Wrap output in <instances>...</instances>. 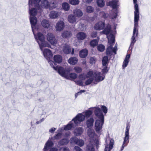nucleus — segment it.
<instances>
[{
  "label": "nucleus",
  "instance_id": "nucleus-29",
  "mask_svg": "<svg viewBox=\"0 0 151 151\" xmlns=\"http://www.w3.org/2000/svg\"><path fill=\"white\" fill-rule=\"evenodd\" d=\"M94 122V119L93 117H91L88 119L86 121V125L88 128L91 127L93 125Z\"/></svg>",
  "mask_w": 151,
  "mask_h": 151
},
{
  "label": "nucleus",
  "instance_id": "nucleus-41",
  "mask_svg": "<svg viewBox=\"0 0 151 151\" xmlns=\"http://www.w3.org/2000/svg\"><path fill=\"white\" fill-rule=\"evenodd\" d=\"M62 7L63 10L65 11H68L70 8L69 4L67 2H65L63 3Z\"/></svg>",
  "mask_w": 151,
  "mask_h": 151
},
{
  "label": "nucleus",
  "instance_id": "nucleus-58",
  "mask_svg": "<svg viewBox=\"0 0 151 151\" xmlns=\"http://www.w3.org/2000/svg\"><path fill=\"white\" fill-rule=\"evenodd\" d=\"M95 60L94 57H91L90 59L89 63L90 64H93L95 63Z\"/></svg>",
  "mask_w": 151,
  "mask_h": 151
},
{
  "label": "nucleus",
  "instance_id": "nucleus-13",
  "mask_svg": "<svg viewBox=\"0 0 151 151\" xmlns=\"http://www.w3.org/2000/svg\"><path fill=\"white\" fill-rule=\"evenodd\" d=\"M52 137L51 139L50 138L47 141L45 144L44 147L43 149L44 151H47L50 148L52 147L54 145V143L52 141Z\"/></svg>",
  "mask_w": 151,
  "mask_h": 151
},
{
  "label": "nucleus",
  "instance_id": "nucleus-33",
  "mask_svg": "<svg viewBox=\"0 0 151 151\" xmlns=\"http://www.w3.org/2000/svg\"><path fill=\"white\" fill-rule=\"evenodd\" d=\"M42 7L47 8L50 7V4L47 0H42L41 1Z\"/></svg>",
  "mask_w": 151,
  "mask_h": 151
},
{
  "label": "nucleus",
  "instance_id": "nucleus-2",
  "mask_svg": "<svg viewBox=\"0 0 151 151\" xmlns=\"http://www.w3.org/2000/svg\"><path fill=\"white\" fill-rule=\"evenodd\" d=\"M55 68V70H58V73L60 75L67 79H70V78L75 79L78 77L77 75L75 73H70V70L68 68H64L62 67H60L58 68Z\"/></svg>",
  "mask_w": 151,
  "mask_h": 151
},
{
  "label": "nucleus",
  "instance_id": "nucleus-50",
  "mask_svg": "<svg viewBox=\"0 0 151 151\" xmlns=\"http://www.w3.org/2000/svg\"><path fill=\"white\" fill-rule=\"evenodd\" d=\"M109 70V68L107 67V66H104L102 70V73L105 75Z\"/></svg>",
  "mask_w": 151,
  "mask_h": 151
},
{
  "label": "nucleus",
  "instance_id": "nucleus-26",
  "mask_svg": "<svg viewBox=\"0 0 151 151\" xmlns=\"http://www.w3.org/2000/svg\"><path fill=\"white\" fill-rule=\"evenodd\" d=\"M76 37L78 40H83L86 37V35L83 32H79L77 34Z\"/></svg>",
  "mask_w": 151,
  "mask_h": 151
},
{
  "label": "nucleus",
  "instance_id": "nucleus-60",
  "mask_svg": "<svg viewBox=\"0 0 151 151\" xmlns=\"http://www.w3.org/2000/svg\"><path fill=\"white\" fill-rule=\"evenodd\" d=\"M117 43H116L114 47H113V50H114V51L115 52L114 54H116V52L117 51Z\"/></svg>",
  "mask_w": 151,
  "mask_h": 151
},
{
  "label": "nucleus",
  "instance_id": "nucleus-51",
  "mask_svg": "<svg viewBox=\"0 0 151 151\" xmlns=\"http://www.w3.org/2000/svg\"><path fill=\"white\" fill-rule=\"evenodd\" d=\"M94 74L93 71H89L87 73L86 75H85L86 78H90L91 77H93V76Z\"/></svg>",
  "mask_w": 151,
  "mask_h": 151
},
{
  "label": "nucleus",
  "instance_id": "nucleus-53",
  "mask_svg": "<svg viewBox=\"0 0 151 151\" xmlns=\"http://www.w3.org/2000/svg\"><path fill=\"white\" fill-rule=\"evenodd\" d=\"M118 10L117 9H115V11L112 14V19H115L118 16Z\"/></svg>",
  "mask_w": 151,
  "mask_h": 151
},
{
  "label": "nucleus",
  "instance_id": "nucleus-40",
  "mask_svg": "<svg viewBox=\"0 0 151 151\" xmlns=\"http://www.w3.org/2000/svg\"><path fill=\"white\" fill-rule=\"evenodd\" d=\"M86 151H95V149L93 144L89 143L87 145L86 147Z\"/></svg>",
  "mask_w": 151,
  "mask_h": 151
},
{
  "label": "nucleus",
  "instance_id": "nucleus-39",
  "mask_svg": "<svg viewBox=\"0 0 151 151\" xmlns=\"http://www.w3.org/2000/svg\"><path fill=\"white\" fill-rule=\"evenodd\" d=\"M42 26L44 28H48L50 26L49 21L46 19H43L41 22Z\"/></svg>",
  "mask_w": 151,
  "mask_h": 151
},
{
  "label": "nucleus",
  "instance_id": "nucleus-17",
  "mask_svg": "<svg viewBox=\"0 0 151 151\" xmlns=\"http://www.w3.org/2000/svg\"><path fill=\"white\" fill-rule=\"evenodd\" d=\"M105 27V24L104 22H100L95 24L94 28L96 30H100L103 29Z\"/></svg>",
  "mask_w": 151,
  "mask_h": 151
},
{
  "label": "nucleus",
  "instance_id": "nucleus-43",
  "mask_svg": "<svg viewBox=\"0 0 151 151\" xmlns=\"http://www.w3.org/2000/svg\"><path fill=\"white\" fill-rule=\"evenodd\" d=\"M96 3L97 6L100 7H103L105 5L104 0H97Z\"/></svg>",
  "mask_w": 151,
  "mask_h": 151
},
{
  "label": "nucleus",
  "instance_id": "nucleus-48",
  "mask_svg": "<svg viewBox=\"0 0 151 151\" xmlns=\"http://www.w3.org/2000/svg\"><path fill=\"white\" fill-rule=\"evenodd\" d=\"M94 80V78L93 77H91L88 78V79H87L85 82V84L86 85H88L90 84Z\"/></svg>",
  "mask_w": 151,
  "mask_h": 151
},
{
  "label": "nucleus",
  "instance_id": "nucleus-7",
  "mask_svg": "<svg viewBox=\"0 0 151 151\" xmlns=\"http://www.w3.org/2000/svg\"><path fill=\"white\" fill-rule=\"evenodd\" d=\"M139 15H134V26L132 36L134 35V36H135V35L136 34V37H137L138 35L137 27L138 26V22L139 19Z\"/></svg>",
  "mask_w": 151,
  "mask_h": 151
},
{
  "label": "nucleus",
  "instance_id": "nucleus-31",
  "mask_svg": "<svg viewBox=\"0 0 151 151\" xmlns=\"http://www.w3.org/2000/svg\"><path fill=\"white\" fill-rule=\"evenodd\" d=\"M74 126L73 123L70 121L67 124L64 126V129L65 130H70L74 127Z\"/></svg>",
  "mask_w": 151,
  "mask_h": 151
},
{
  "label": "nucleus",
  "instance_id": "nucleus-25",
  "mask_svg": "<svg viewBox=\"0 0 151 151\" xmlns=\"http://www.w3.org/2000/svg\"><path fill=\"white\" fill-rule=\"evenodd\" d=\"M78 61L77 58L75 57H70L68 60V62L71 65H76Z\"/></svg>",
  "mask_w": 151,
  "mask_h": 151
},
{
  "label": "nucleus",
  "instance_id": "nucleus-9",
  "mask_svg": "<svg viewBox=\"0 0 151 151\" xmlns=\"http://www.w3.org/2000/svg\"><path fill=\"white\" fill-rule=\"evenodd\" d=\"M93 78L96 82H99L103 80L105 78V75L101 73L100 72H95L94 74Z\"/></svg>",
  "mask_w": 151,
  "mask_h": 151
},
{
  "label": "nucleus",
  "instance_id": "nucleus-27",
  "mask_svg": "<svg viewBox=\"0 0 151 151\" xmlns=\"http://www.w3.org/2000/svg\"><path fill=\"white\" fill-rule=\"evenodd\" d=\"M69 140L67 138H63L58 142V145L60 146L65 145H67L69 142Z\"/></svg>",
  "mask_w": 151,
  "mask_h": 151
},
{
  "label": "nucleus",
  "instance_id": "nucleus-16",
  "mask_svg": "<svg viewBox=\"0 0 151 151\" xmlns=\"http://www.w3.org/2000/svg\"><path fill=\"white\" fill-rule=\"evenodd\" d=\"M64 27L65 23L63 21L61 20L58 22L55 26L56 30L59 31L62 30Z\"/></svg>",
  "mask_w": 151,
  "mask_h": 151
},
{
  "label": "nucleus",
  "instance_id": "nucleus-37",
  "mask_svg": "<svg viewBox=\"0 0 151 151\" xmlns=\"http://www.w3.org/2000/svg\"><path fill=\"white\" fill-rule=\"evenodd\" d=\"M91 107L89 108V110H87L86 111L85 113V117H86L87 118L89 117L93 114V111L92 110L93 108Z\"/></svg>",
  "mask_w": 151,
  "mask_h": 151
},
{
  "label": "nucleus",
  "instance_id": "nucleus-30",
  "mask_svg": "<svg viewBox=\"0 0 151 151\" xmlns=\"http://www.w3.org/2000/svg\"><path fill=\"white\" fill-rule=\"evenodd\" d=\"M68 20L70 23L73 24L76 22V18L74 15L70 14L68 16Z\"/></svg>",
  "mask_w": 151,
  "mask_h": 151
},
{
  "label": "nucleus",
  "instance_id": "nucleus-21",
  "mask_svg": "<svg viewBox=\"0 0 151 151\" xmlns=\"http://www.w3.org/2000/svg\"><path fill=\"white\" fill-rule=\"evenodd\" d=\"M114 143V140L111 139L110 140L109 145H106L104 151H111L113 147Z\"/></svg>",
  "mask_w": 151,
  "mask_h": 151
},
{
  "label": "nucleus",
  "instance_id": "nucleus-23",
  "mask_svg": "<svg viewBox=\"0 0 151 151\" xmlns=\"http://www.w3.org/2000/svg\"><path fill=\"white\" fill-rule=\"evenodd\" d=\"M40 49L42 51L44 50H43L44 47H49L50 45L47 42L45 41H41V42H40L39 41H37Z\"/></svg>",
  "mask_w": 151,
  "mask_h": 151
},
{
  "label": "nucleus",
  "instance_id": "nucleus-1",
  "mask_svg": "<svg viewBox=\"0 0 151 151\" xmlns=\"http://www.w3.org/2000/svg\"><path fill=\"white\" fill-rule=\"evenodd\" d=\"M92 108L95 109L94 111V114L99 119H97L95 123L96 131L98 133L102 128V126L104 122V115L100 108L98 107H94Z\"/></svg>",
  "mask_w": 151,
  "mask_h": 151
},
{
  "label": "nucleus",
  "instance_id": "nucleus-24",
  "mask_svg": "<svg viewBox=\"0 0 151 151\" xmlns=\"http://www.w3.org/2000/svg\"><path fill=\"white\" fill-rule=\"evenodd\" d=\"M63 52L66 54H68L70 53L71 49L69 45L67 44H65L63 48Z\"/></svg>",
  "mask_w": 151,
  "mask_h": 151
},
{
  "label": "nucleus",
  "instance_id": "nucleus-4",
  "mask_svg": "<svg viewBox=\"0 0 151 151\" xmlns=\"http://www.w3.org/2000/svg\"><path fill=\"white\" fill-rule=\"evenodd\" d=\"M62 58L61 55H56L54 56L53 57V60L54 61H49V63H50V66L53 69L57 71L58 72V70H55V69L56 68H58L60 66H55V65H56V63H60L62 61Z\"/></svg>",
  "mask_w": 151,
  "mask_h": 151
},
{
  "label": "nucleus",
  "instance_id": "nucleus-8",
  "mask_svg": "<svg viewBox=\"0 0 151 151\" xmlns=\"http://www.w3.org/2000/svg\"><path fill=\"white\" fill-rule=\"evenodd\" d=\"M85 118L84 115H83L82 113H79L72 119V121H73L75 124L77 125L80 122L84 120Z\"/></svg>",
  "mask_w": 151,
  "mask_h": 151
},
{
  "label": "nucleus",
  "instance_id": "nucleus-55",
  "mask_svg": "<svg viewBox=\"0 0 151 151\" xmlns=\"http://www.w3.org/2000/svg\"><path fill=\"white\" fill-rule=\"evenodd\" d=\"M87 132L88 136H91L94 134V131L93 129L89 128Z\"/></svg>",
  "mask_w": 151,
  "mask_h": 151
},
{
  "label": "nucleus",
  "instance_id": "nucleus-14",
  "mask_svg": "<svg viewBox=\"0 0 151 151\" xmlns=\"http://www.w3.org/2000/svg\"><path fill=\"white\" fill-rule=\"evenodd\" d=\"M32 32L37 42L39 40L40 42L45 41V38L44 35L42 33L40 32H38L37 33V35H36L34 31Z\"/></svg>",
  "mask_w": 151,
  "mask_h": 151
},
{
  "label": "nucleus",
  "instance_id": "nucleus-5",
  "mask_svg": "<svg viewBox=\"0 0 151 151\" xmlns=\"http://www.w3.org/2000/svg\"><path fill=\"white\" fill-rule=\"evenodd\" d=\"M130 126L127 123L126 128L125 137L124 138V141L122 145L120 150V151H122L124 147L127 145L129 142V129Z\"/></svg>",
  "mask_w": 151,
  "mask_h": 151
},
{
  "label": "nucleus",
  "instance_id": "nucleus-12",
  "mask_svg": "<svg viewBox=\"0 0 151 151\" xmlns=\"http://www.w3.org/2000/svg\"><path fill=\"white\" fill-rule=\"evenodd\" d=\"M29 20L32 31H34V29H37L36 26L37 20L36 17H32L30 16L29 17Z\"/></svg>",
  "mask_w": 151,
  "mask_h": 151
},
{
  "label": "nucleus",
  "instance_id": "nucleus-28",
  "mask_svg": "<svg viewBox=\"0 0 151 151\" xmlns=\"http://www.w3.org/2000/svg\"><path fill=\"white\" fill-rule=\"evenodd\" d=\"M134 5V9L135 11L134 12V15H139V13L138 5L137 3V0H133Z\"/></svg>",
  "mask_w": 151,
  "mask_h": 151
},
{
  "label": "nucleus",
  "instance_id": "nucleus-36",
  "mask_svg": "<svg viewBox=\"0 0 151 151\" xmlns=\"http://www.w3.org/2000/svg\"><path fill=\"white\" fill-rule=\"evenodd\" d=\"M41 0H29L28 4L30 7L33 4L38 5L39 6V3Z\"/></svg>",
  "mask_w": 151,
  "mask_h": 151
},
{
  "label": "nucleus",
  "instance_id": "nucleus-54",
  "mask_svg": "<svg viewBox=\"0 0 151 151\" xmlns=\"http://www.w3.org/2000/svg\"><path fill=\"white\" fill-rule=\"evenodd\" d=\"M74 69L76 72L78 73H81L82 71V69L79 67H74Z\"/></svg>",
  "mask_w": 151,
  "mask_h": 151
},
{
  "label": "nucleus",
  "instance_id": "nucleus-63",
  "mask_svg": "<svg viewBox=\"0 0 151 151\" xmlns=\"http://www.w3.org/2000/svg\"><path fill=\"white\" fill-rule=\"evenodd\" d=\"M130 57V54H127V55H126L125 58L124 60L129 61Z\"/></svg>",
  "mask_w": 151,
  "mask_h": 151
},
{
  "label": "nucleus",
  "instance_id": "nucleus-56",
  "mask_svg": "<svg viewBox=\"0 0 151 151\" xmlns=\"http://www.w3.org/2000/svg\"><path fill=\"white\" fill-rule=\"evenodd\" d=\"M129 61L124 60L123 63L122 68L123 69H124L125 68L127 67L128 65Z\"/></svg>",
  "mask_w": 151,
  "mask_h": 151
},
{
  "label": "nucleus",
  "instance_id": "nucleus-64",
  "mask_svg": "<svg viewBox=\"0 0 151 151\" xmlns=\"http://www.w3.org/2000/svg\"><path fill=\"white\" fill-rule=\"evenodd\" d=\"M49 150H50L49 151H58V149L57 147H52Z\"/></svg>",
  "mask_w": 151,
  "mask_h": 151
},
{
  "label": "nucleus",
  "instance_id": "nucleus-38",
  "mask_svg": "<svg viewBox=\"0 0 151 151\" xmlns=\"http://www.w3.org/2000/svg\"><path fill=\"white\" fill-rule=\"evenodd\" d=\"M109 63L108 57L107 55L104 56L102 60V65L103 66H106Z\"/></svg>",
  "mask_w": 151,
  "mask_h": 151
},
{
  "label": "nucleus",
  "instance_id": "nucleus-35",
  "mask_svg": "<svg viewBox=\"0 0 151 151\" xmlns=\"http://www.w3.org/2000/svg\"><path fill=\"white\" fill-rule=\"evenodd\" d=\"M74 14L77 17H80L83 15V12L80 9H76L73 11Z\"/></svg>",
  "mask_w": 151,
  "mask_h": 151
},
{
  "label": "nucleus",
  "instance_id": "nucleus-20",
  "mask_svg": "<svg viewBox=\"0 0 151 151\" xmlns=\"http://www.w3.org/2000/svg\"><path fill=\"white\" fill-rule=\"evenodd\" d=\"M88 53V50L86 48H85L79 51V55L81 58H84L87 56Z\"/></svg>",
  "mask_w": 151,
  "mask_h": 151
},
{
  "label": "nucleus",
  "instance_id": "nucleus-18",
  "mask_svg": "<svg viewBox=\"0 0 151 151\" xmlns=\"http://www.w3.org/2000/svg\"><path fill=\"white\" fill-rule=\"evenodd\" d=\"M34 5L35 6H37L38 7H40V5H39V6L38 5H36V4H33L32 5V6H31L30 7H29V13L30 15V16H32V17H36L35 16L37 15V9L36 8H31L30 9V8H31L32 6H33V5Z\"/></svg>",
  "mask_w": 151,
  "mask_h": 151
},
{
  "label": "nucleus",
  "instance_id": "nucleus-32",
  "mask_svg": "<svg viewBox=\"0 0 151 151\" xmlns=\"http://www.w3.org/2000/svg\"><path fill=\"white\" fill-rule=\"evenodd\" d=\"M58 12L55 11H51L50 13L49 16L50 18L52 19H55L58 16Z\"/></svg>",
  "mask_w": 151,
  "mask_h": 151
},
{
  "label": "nucleus",
  "instance_id": "nucleus-57",
  "mask_svg": "<svg viewBox=\"0 0 151 151\" xmlns=\"http://www.w3.org/2000/svg\"><path fill=\"white\" fill-rule=\"evenodd\" d=\"M74 81L77 85L80 86H83V83L81 80H78L76 81Z\"/></svg>",
  "mask_w": 151,
  "mask_h": 151
},
{
  "label": "nucleus",
  "instance_id": "nucleus-11",
  "mask_svg": "<svg viewBox=\"0 0 151 151\" xmlns=\"http://www.w3.org/2000/svg\"><path fill=\"white\" fill-rule=\"evenodd\" d=\"M43 53L45 58L48 61L49 60L52 58L53 54L51 50L48 48L44 49L42 51Z\"/></svg>",
  "mask_w": 151,
  "mask_h": 151
},
{
  "label": "nucleus",
  "instance_id": "nucleus-61",
  "mask_svg": "<svg viewBox=\"0 0 151 151\" xmlns=\"http://www.w3.org/2000/svg\"><path fill=\"white\" fill-rule=\"evenodd\" d=\"M74 149L75 151H82V150L78 146H75L74 147Z\"/></svg>",
  "mask_w": 151,
  "mask_h": 151
},
{
  "label": "nucleus",
  "instance_id": "nucleus-45",
  "mask_svg": "<svg viewBox=\"0 0 151 151\" xmlns=\"http://www.w3.org/2000/svg\"><path fill=\"white\" fill-rule=\"evenodd\" d=\"M105 46L101 44H99L97 46V49L98 50L101 52H103L105 50Z\"/></svg>",
  "mask_w": 151,
  "mask_h": 151
},
{
  "label": "nucleus",
  "instance_id": "nucleus-22",
  "mask_svg": "<svg viewBox=\"0 0 151 151\" xmlns=\"http://www.w3.org/2000/svg\"><path fill=\"white\" fill-rule=\"evenodd\" d=\"M61 35L63 38L67 39L71 37L72 33L70 31L64 30L62 33Z\"/></svg>",
  "mask_w": 151,
  "mask_h": 151
},
{
  "label": "nucleus",
  "instance_id": "nucleus-6",
  "mask_svg": "<svg viewBox=\"0 0 151 151\" xmlns=\"http://www.w3.org/2000/svg\"><path fill=\"white\" fill-rule=\"evenodd\" d=\"M116 31L111 30V26L109 24L106 25V27L105 28H104L102 32L103 34L106 35L107 37L108 36L109 38H111L110 35L111 34L114 36V34L116 33Z\"/></svg>",
  "mask_w": 151,
  "mask_h": 151
},
{
  "label": "nucleus",
  "instance_id": "nucleus-15",
  "mask_svg": "<svg viewBox=\"0 0 151 151\" xmlns=\"http://www.w3.org/2000/svg\"><path fill=\"white\" fill-rule=\"evenodd\" d=\"M47 39L52 45L56 44V39L54 35L51 33H48L47 35Z\"/></svg>",
  "mask_w": 151,
  "mask_h": 151
},
{
  "label": "nucleus",
  "instance_id": "nucleus-49",
  "mask_svg": "<svg viewBox=\"0 0 151 151\" xmlns=\"http://www.w3.org/2000/svg\"><path fill=\"white\" fill-rule=\"evenodd\" d=\"M100 108L101 109L102 112H103L105 115L108 111V109L107 107L104 105H101Z\"/></svg>",
  "mask_w": 151,
  "mask_h": 151
},
{
  "label": "nucleus",
  "instance_id": "nucleus-3",
  "mask_svg": "<svg viewBox=\"0 0 151 151\" xmlns=\"http://www.w3.org/2000/svg\"><path fill=\"white\" fill-rule=\"evenodd\" d=\"M111 38H109L107 36L108 43L109 45L106 48V54L107 56H111L112 55V53L114 54V50L113 49V46L114 45L115 42V37L112 34L110 35Z\"/></svg>",
  "mask_w": 151,
  "mask_h": 151
},
{
  "label": "nucleus",
  "instance_id": "nucleus-62",
  "mask_svg": "<svg viewBox=\"0 0 151 151\" xmlns=\"http://www.w3.org/2000/svg\"><path fill=\"white\" fill-rule=\"evenodd\" d=\"M59 151H70V150L68 148L65 147L60 148Z\"/></svg>",
  "mask_w": 151,
  "mask_h": 151
},
{
  "label": "nucleus",
  "instance_id": "nucleus-42",
  "mask_svg": "<svg viewBox=\"0 0 151 151\" xmlns=\"http://www.w3.org/2000/svg\"><path fill=\"white\" fill-rule=\"evenodd\" d=\"M98 42V40L96 39L91 40L90 42V45L93 47H94L97 45Z\"/></svg>",
  "mask_w": 151,
  "mask_h": 151
},
{
  "label": "nucleus",
  "instance_id": "nucleus-34",
  "mask_svg": "<svg viewBox=\"0 0 151 151\" xmlns=\"http://www.w3.org/2000/svg\"><path fill=\"white\" fill-rule=\"evenodd\" d=\"M83 129L82 127H79L76 128L74 133H76V136H78L81 135L83 133Z\"/></svg>",
  "mask_w": 151,
  "mask_h": 151
},
{
  "label": "nucleus",
  "instance_id": "nucleus-10",
  "mask_svg": "<svg viewBox=\"0 0 151 151\" xmlns=\"http://www.w3.org/2000/svg\"><path fill=\"white\" fill-rule=\"evenodd\" d=\"M71 143H74L80 147L82 146L84 144V142L81 139H78L76 137H74L70 138Z\"/></svg>",
  "mask_w": 151,
  "mask_h": 151
},
{
  "label": "nucleus",
  "instance_id": "nucleus-46",
  "mask_svg": "<svg viewBox=\"0 0 151 151\" xmlns=\"http://www.w3.org/2000/svg\"><path fill=\"white\" fill-rule=\"evenodd\" d=\"M80 1L79 0H69V3L73 5H76L79 4Z\"/></svg>",
  "mask_w": 151,
  "mask_h": 151
},
{
  "label": "nucleus",
  "instance_id": "nucleus-19",
  "mask_svg": "<svg viewBox=\"0 0 151 151\" xmlns=\"http://www.w3.org/2000/svg\"><path fill=\"white\" fill-rule=\"evenodd\" d=\"M118 0H112L109 3V5L114 9H117L119 7Z\"/></svg>",
  "mask_w": 151,
  "mask_h": 151
},
{
  "label": "nucleus",
  "instance_id": "nucleus-52",
  "mask_svg": "<svg viewBox=\"0 0 151 151\" xmlns=\"http://www.w3.org/2000/svg\"><path fill=\"white\" fill-rule=\"evenodd\" d=\"M62 136V133L58 132L54 136V138L56 140H58L60 139L61 138Z\"/></svg>",
  "mask_w": 151,
  "mask_h": 151
},
{
  "label": "nucleus",
  "instance_id": "nucleus-59",
  "mask_svg": "<svg viewBox=\"0 0 151 151\" xmlns=\"http://www.w3.org/2000/svg\"><path fill=\"white\" fill-rule=\"evenodd\" d=\"M91 36L92 38L96 37L97 36V32H93L91 34Z\"/></svg>",
  "mask_w": 151,
  "mask_h": 151
},
{
  "label": "nucleus",
  "instance_id": "nucleus-44",
  "mask_svg": "<svg viewBox=\"0 0 151 151\" xmlns=\"http://www.w3.org/2000/svg\"><path fill=\"white\" fill-rule=\"evenodd\" d=\"M136 41V40H135L134 36V35L132 36L131 39V44H130V45L129 48V49L130 50L131 49L132 51V47L131 46L132 45V46H133Z\"/></svg>",
  "mask_w": 151,
  "mask_h": 151
},
{
  "label": "nucleus",
  "instance_id": "nucleus-47",
  "mask_svg": "<svg viewBox=\"0 0 151 151\" xmlns=\"http://www.w3.org/2000/svg\"><path fill=\"white\" fill-rule=\"evenodd\" d=\"M86 10L87 12L90 13L93 12L94 9L91 6H88L86 7Z\"/></svg>",
  "mask_w": 151,
  "mask_h": 151
}]
</instances>
